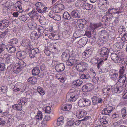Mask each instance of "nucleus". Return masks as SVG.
Listing matches in <instances>:
<instances>
[{
  "label": "nucleus",
  "mask_w": 127,
  "mask_h": 127,
  "mask_svg": "<svg viewBox=\"0 0 127 127\" xmlns=\"http://www.w3.org/2000/svg\"><path fill=\"white\" fill-rule=\"evenodd\" d=\"M26 53V52L23 51H19L16 53L17 59L16 64L13 67V71L15 73H18L26 66V64L22 60L25 57Z\"/></svg>",
  "instance_id": "1"
},
{
  "label": "nucleus",
  "mask_w": 127,
  "mask_h": 127,
  "mask_svg": "<svg viewBox=\"0 0 127 127\" xmlns=\"http://www.w3.org/2000/svg\"><path fill=\"white\" fill-rule=\"evenodd\" d=\"M125 67L122 66L120 68L119 71V82L122 84L126 80V75L125 73Z\"/></svg>",
  "instance_id": "2"
},
{
  "label": "nucleus",
  "mask_w": 127,
  "mask_h": 127,
  "mask_svg": "<svg viewBox=\"0 0 127 127\" xmlns=\"http://www.w3.org/2000/svg\"><path fill=\"white\" fill-rule=\"evenodd\" d=\"M25 90L23 84L20 82H18L16 84L13 89L14 92L18 93L19 94L23 92Z\"/></svg>",
  "instance_id": "3"
},
{
  "label": "nucleus",
  "mask_w": 127,
  "mask_h": 127,
  "mask_svg": "<svg viewBox=\"0 0 127 127\" xmlns=\"http://www.w3.org/2000/svg\"><path fill=\"white\" fill-rule=\"evenodd\" d=\"M103 58H100L99 59L97 57H95L93 58L91 61V62L93 64H95L97 63V67L98 69H101V67L104 64Z\"/></svg>",
  "instance_id": "4"
},
{
  "label": "nucleus",
  "mask_w": 127,
  "mask_h": 127,
  "mask_svg": "<svg viewBox=\"0 0 127 127\" xmlns=\"http://www.w3.org/2000/svg\"><path fill=\"white\" fill-rule=\"evenodd\" d=\"M71 90H70L67 94L66 96L69 97L68 100L71 102H74L78 98V95L76 94V91H74L72 92Z\"/></svg>",
  "instance_id": "5"
},
{
  "label": "nucleus",
  "mask_w": 127,
  "mask_h": 127,
  "mask_svg": "<svg viewBox=\"0 0 127 127\" xmlns=\"http://www.w3.org/2000/svg\"><path fill=\"white\" fill-rule=\"evenodd\" d=\"M41 2H38L35 4L36 9L39 13H42L45 12L47 9L46 7H44L42 5Z\"/></svg>",
  "instance_id": "6"
},
{
  "label": "nucleus",
  "mask_w": 127,
  "mask_h": 127,
  "mask_svg": "<svg viewBox=\"0 0 127 127\" xmlns=\"http://www.w3.org/2000/svg\"><path fill=\"white\" fill-rule=\"evenodd\" d=\"M88 64L86 63L83 62L78 63L76 66L78 71L83 72L86 71L88 68Z\"/></svg>",
  "instance_id": "7"
},
{
  "label": "nucleus",
  "mask_w": 127,
  "mask_h": 127,
  "mask_svg": "<svg viewBox=\"0 0 127 127\" xmlns=\"http://www.w3.org/2000/svg\"><path fill=\"white\" fill-rule=\"evenodd\" d=\"M109 52L110 50L109 49L104 47L101 48L100 55L101 56L104 57L101 58L104 59V60H103L104 62L105 60H107Z\"/></svg>",
  "instance_id": "8"
},
{
  "label": "nucleus",
  "mask_w": 127,
  "mask_h": 127,
  "mask_svg": "<svg viewBox=\"0 0 127 127\" xmlns=\"http://www.w3.org/2000/svg\"><path fill=\"white\" fill-rule=\"evenodd\" d=\"M21 45L23 46L26 47L28 49H31L32 47V45L30 40L24 38L21 42Z\"/></svg>",
  "instance_id": "9"
},
{
  "label": "nucleus",
  "mask_w": 127,
  "mask_h": 127,
  "mask_svg": "<svg viewBox=\"0 0 127 127\" xmlns=\"http://www.w3.org/2000/svg\"><path fill=\"white\" fill-rule=\"evenodd\" d=\"M123 10L122 8H117L116 9L111 8L109 9L107 12H106L107 14H119L123 12Z\"/></svg>",
  "instance_id": "10"
},
{
  "label": "nucleus",
  "mask_w": 127,
  "mask_h": 127,
  "mask_svg": "<svg viewBox=\"0 0 127 127\" xmlns=\"http://www.w3.org/2000/svg\"><path fill=\"white\" fill-rule=\"evenodd\" d=\"M93 88L92 84L88 83L84 85L82 88L83 91L84 92H88L91 91Z\"/></svg>",
  "instance_id": "11"
},
{
  "label": "nucleus",
  "mask_w": 127,
  "mask_h": 127,
  "mask_svg": "<svg viewBox=\"0 0 127 127\" xmlns=\"http://www.w3.org/2000/svg\"><path fill=\"white\" fill-rule=\"evenodd\" d=\"M52 4H53L52 8L53 11L51 12L50 16V17L53 18L54 20H55V13H56V0H52Z\"/></svg>",
  "instance_id": "12"
},
{
  "label": "nucleus",
  "mask_w": 127,
  "mask_h": 127,
  "mask_svg": "<svg viewBox=\"0 0 127 127\" xmlns=\"http://www.w3.org/2000/svg\"><path fill=\"white\" fill-rule=\"evenodd\" d=\"M86 114V111L84 110H78L77 111L76 116L77 118L80 119L84 117Z\"/></svg>",
  "instance_id": "13"
},
{
  "label": "nucleus",
  "mask_w": 127,
  "mask_h": 127,
  "mask_svg": "<svg viewBox=\"0 0 127 127\" xmlns=\"http://www.w3.org/2000/svg\"><path fill=\"white\" fill-rule=\"evenodd\" d=\"M29 28L32 29L33 30L36 28L37 24L34 21V19H30L28 23Z\"/></svg>",
  "instance_id": "14"
},
{
  "label": "nucleus",
  "mask_w": 127,
  "mask_h": 127,
  "mask_svg": "<svg viewBox=\"0 0 127 127\" xmlns=\"http://www.w3.org/2000/svg\"><path fill=\"white\" fill-rule=\"evenodd\" d=\"M111 58L115 63L119 64L120 63L119 57L115 53H112L111 54Z\"/></svg>",
  "instance_id": "15"
},
{
  "label": "nucleus",
  "mask_w": 127,
  "mask_h": 127,
  "mask_svg": "<svg viewBox=\"0 0 127 127\" xmlns=\"http://www.w3.org/2000/svg\"><path fill=\"white\" fill-rule=\"evenodd\" d=\"M70 55L69 53V51L66 50L63 52L62 55L63 61H66L69 59Z\"/></svg>",
  "instance_id": "16"
},
{
  "label": "nucleus",
  "mask_w": 127,
  "mask_h": 127,
  "mask_svg": "<svg viewBox=\"0 0 127 127\" xmlns=\"http://www.w3.org/2000/svg\"><path fill=\"white\" fill-rule=\"evenodd\" d=\"M28 15L30 18H32L31 19H34L35 17H37L38 15L37 11L35 9H33L32 11L29 12Z\"/></svg>",
  "instance_id": "17"
},
{
  "label": "nucleus",
  "mask_w": 127,
  "mask_h": 127,
  "mask_svg": "<svg viewBox=\"0 0 127 127\" xmlns=\"http://www.w3.org/2000/svg\"><path fill=\"white\" fill-rule=\"evenodd\" d=\"M64 68V66L63 64L60 63L56 62V71L57 72L63 71Z\"/></svg>",
  "instance_id": "18"
},
{
  "label": "nucleus",
  "mask_w": 127,
  "mask_h": 127,
  "mask_svg": "<svg viewBox=\"0 0 127 127\" xmlns=\"http://www.w3.org/2000/svg\"><path fill=\"white\" fill-rule=\"evenodd\" d=\"M113 107L111 106L106 108L102 110L101 113L102 114L109 115L113 110Z\"/></svg>",
  "instance_id": "19"
},
{
  "label": "nucleus",
  "mask_w": 127,
  "mask_h": 127,
  "mask_svg": "<svg viewBox=\"0 0 127 127\" xmlns=\"http://www.w3.org/2000/svg\"><path fill=\"white\" fill-rule=\"evenodd\" d=\"M21 2L20 1H17L14 4V6L16 9L20 13H22L23 11L22 6L21 5Z\"/></svg>",
  "instance_id": "20"
},
{
  "label": "nucleus",
  "mask_w": 127,
  "mask_h": 127,
  "mask_svg": "<svg viewBox=\"0 0 127 127\" xmlns=\"http://www.w3.org/2000/svg\"><path fill=\"white\" fill-rule=\"evenodd\" d=\"M79 62L75 59H70L66 62V64L72 66L76 65L77 64H78Z\"/></svg>",
  "instance_id": "21"
},
{
  "label": "nucleus",
  "mask_w": 127,
  "mask_h": 127,
  "mask_svg": "<svg viewBox=\"0 0 127 127\" xmlns=\"http://www.w3.org/2000/svg\"><path fill=\"white\" fill-rule=\"evenodd\" d=\"M31 52V57L32 58L34 57V56L36 54L39 53V49L37 48H33L32 46V47L31 49H29Z\"/></svg>",
  "instance_id": "22"
},
{
  "label": "nucleus",
  "mask_w": 127,
  "mask_h": 127,
  "mask_svg": "<svg viewBox=\"0 0 127 127\" xmlns=\"http://www.w3.org/2000/svg\"><path fill=\"white\" fill-rule=\"evenodd\" d=\"M109 75L110 78L112 79L116 80L118 76V73L114 70H112L110 71Z\"/></svg>",
  "instance_id": "23"
},
{
  "label": "nucleus",
  "mask_w": 127,
  "mask_h": 127,
  "mask_svg": "<svg viewBox=\"0 0 127 127\" xmlns=\"http://www.w3.org/2000/svg\"><path fill=\"white\" fill-rule=\"evenodd\" d=\"M6 49L9 53H13L16 50L15 47L11 45H6Z\"/></svg>",
  "instance_id": "24"
},
{
  "label": "nucleus",
  "mask_w": 127,
  "mask_h": 127,
  "mask_svg": "<svg viewBox=\"0 0 127 127\" xmlns=\"http://www.w3.org/2000/svg\"><path fill=\"white\" fill-rule=\"evenodd\" d=\"M87 0H78L76 2L75 5L77 7H81L84 6Z\"/></svg>",
  "instance_id": "25"
},
{
  "label": "nucleus",
  "mask_w": 127,
  "mask_h": 127,
  "mask_svg": "<svg viewBox=\"0 0 127 127\" xmlns=\"http://www.w3.org/2000/svg\"><path fill=\"white\" fill-rule=\"evenodd\" d=\"M88 41V39L85 37L82 38L80 39L79 41V43L81 46L80 47L84 46L87 43Z\"/></svg>",
  "instance_id": "26"
},
{
  "label": "nucleus",
  "mask_w": 127,
  "mask_h": 127,
  "mask_svg": "<svg viewBox=\"0 0 127 127\" xmlns=\"http://www.w3.org/2000/svg\"><path fill=\"white\" fill-rule=\"evenodd\" d=\"M112 89V87L111 85H108L106 88H104L102 89L103 93L104 95H107L108 92Z\"/></svg>",
  "instance_id": "27"
},
{
  "label": "nucleus",
  "mask_w": 127,
  "mask_h": 127,
  "mask_svg": "<svg viewBox=\"0 0 127 127\" xmlns=\"http://www.w3.org/2000/svg\"><path fill=\"white\" fill-rule=\"evenodd\" d=\"M31 38L33 40H35L38 39L39 37L37 32L36 31H33L31 33Z\"/></svg>",
  "instance_id": "28"
},
{
  "label": "nucleus",
  "mask_w": 127,
  "mask_h": 127,
  "mask_svg": "<svg viewBox=\"0 0 127 127\" xmlns=\"http://www.w3.org/2000/svg\"><path fill=\"white\" fill-rule=\"evenodd\" d=\"M3 57L6 59L7 61V62L8 63H9L10 62V60H11L13 57L11 55L8 53H6L4 55Z\"/></svg>",
  "instance_id": "29"
},
{
  "label": "nucleus",
  "mask_w": 127,
  "mask_h": 127,
  "mask_svg": "<svg viewBox=\"0 0 127 127\" xmlns=\"http://www.w3.org/2000/svg\"><path fill=\"white\" fill-rule=\"evenodd\" d=\"M12 107L14 109L18 111H21L22 109V106L19 103L13 105Z\"/></svg>",
  "instance_id": "30"
},
{
  "label": "nucleus",
  "mask_w": 127,
  "mask_h": 127,
  "mask_svg": "<svg viewBox=\"0 0 127 127\" xmlns=\"http://www.w3.org/2000/svg\"><path fill=\"white\" fill-rule=\"evenodd\" d=\"M125 81L126 80H125V81L122 84L119 82V80L118 82L117 83V84L118 85L119 91L120 92V93L124 90L123 86L125 83Z\"/></svg>",
  "instance_id": "31"
},
{
  "label": "nucleus",
  "mask_w": 127,
  "mask_h": 127,
  "mask_svg": "<svg viewBox=\"0 0 127 127\" xmlns=\"http://www.w3.org/2000/svg\"><path fill=\"white\" fill-rule=\"evenodd\" d=\"M72 105L71 104H67L63 105L62 107V109L64 111L69 110L71 108Z\"/></svg>",
  "instance_id": "32"
},
{
  "label": "nucleus",
  "mask_w": 127,
  "mask_h": 127,
  "mask_svg": "<svg viewBox=\"0 0 127 127\" xmlns=\"http://www.w3.org/2000/svg\"><path fill=\"white\" fill-rule=\"evenodd\" d=\"M37 30L38 31L39 34V37L42 35L44 33V28L41 26H39L37 28Z\"/></svg>",
  "instance_id": "33"
},
{
  "label": "nucleus",
  "mask_w": 127,
  "mask_h": 127,
  "mask_svg": "<svg viewBox=\"0 0 127 127\" xmlns=\"http://www.w3.org/2000/svg\"><path fill=\"white\" fill-rule=\"evenodd\" d=\"M28 81L31 84H35L37 82V79L34 76L30 77L28 79Z\"/></svg>",
  "instance_id": "34"
},
{
  "label": "nucleus",
  "mask_w": 127,
  "mask_h": 127,
  "mask_svg": "<svg viewBox=\"0 0 127 127\" xmlns=\"http://www.w3.org/2000/svg\"><path fill=\"white\" fill-rule=\"evenodd\" d=\"M102 113H101V114H99V117L100 118V122L101 124L103 125H106L108 123V121L106 120V119H105L103 118V117H101V115H102ZM103 114H102V115Z\"/></svg>",
  "instance_id": "35"
},
{
  "label": "nucleus",
  "mask_w": 127,
  "mask_h": 127,
  "mask_svg": "<svg viewBox=\"0 0 127 127\" xmlns=\"http://www.w3.org/2000/svg\"><path fill=\"white\" fill-rule=\"evenodd\" d=\"M40 72V70L39 68L35 67L32 70V74L33 75H38Z\"/></svg>",
  "instance_id": "36"
},
{
  "label": "nucleus",
  "mask_w": 127,
  "mask_h": 127,
  "mask_svg": "<svg viewBox=\"0 0 127 127\" xmlns=\"http://www.w3.org/2000/svg\"><path fill=\"white\" fill-rule=\"evenodd\" d=\"M93 7V5L91 4H89L88 3H85L83 6L84 8L87 10H90L92 9Z\"/></svg>",
  "instance_id": "37"
},
{
  "label": "nucleus",
  "mask_w": 127,
  "mask_h": 127,
  "mask_svg": "<svg viewBox=\"0 0 127 127\" xmlns=\"http://www.w3.org/2000/svg\"><path fill=\"white\" fill-rule=\"evenodd\" d=\"M66 79L64 77L61 76L59 77L58 76H56V81L57 82H60L61 83H64Z\"/></svg>",
  "instance_id": "38"
},
{
  "label": "nucleus",
  "mask_w": 127,
  "mask_h": 127,
  "mask_svg": "<svg viewBox=\"0 0 127 127\" xmlns=\"http://www.w3.org/2000/svg\"><path fill=\"white\" fill-rule=\"evenodd\" d=\"M63 18L66 20H69L71 18V16L67 12H65L63 14Z\"/></svg>",
  "instance_id": "39"
},
{
  "label": "nucleus",
  "mask_w": 127,
  "mask_h": 127,
  "mask_svg": "<svg viewBox=\"0 0 127 127\" xmlns=\"http://www.w3.org/2000/svg\"><path fill=\"white\" fill-rule=\"evenodd\" d=\"M82 81L80 80H77L74 81L73 82V85L77 86H80L82 83Z\"/></svg>",
  "instance_id": "40"
},
{
  "label": "nucleus",
  "mask_w": 127,
  "mask_h": 127,
  "mask_svg": "<svg viewBox=\"0 0 127 127\" xmlns=\"http://www.w3.org/2000/svg\"><path fill=\"white\" fill-rule=\"evenodd\" d=\"M78 12L77 10H74L71 13V16L72 18H79V16L78 15Z\"/></svg>",
  "instance_id": "41"
},
{
  "label": "nucleus",
  "mask_w": 127,
  "mask_h": 127,
  "mask_svg": "<svg viewBox=\"0 0 127 127\" xmlns=\"http://www.w3.org/2000/svg\"><path fill=\"white\" fill-rule=\"evenodd\" d=\"M39 20L41 25H45L46 22V19L44 16H41Z\"/></svg>",
  "instance_id": "42"
},
{
  "label": "nucleus",
  "mask_w": 127,
  "mask_h": 127,
  "mask_svg": "<svg viewBox=\"0 0 127 127\" xmlns=\"http://www.w3.org/2000/svg\"><path fill=\"white\" fill-rule=\"evenodd\" d=\"M37 91L41 95H43L45 94V92L41 87L39 86L37 88Z\"/></svg>",
  "instance_id": "43"
},
{
  "label": "nucleus",
  "mask_w": 127,
  "mask_h": 127,
  "mask_svg": "<svg viewBox=\"0 0 127 127\" xmlns=\"http://www.w3.org/2000/svg\"><path fill=\"white\" fill-rule=\"evenodd\" d=\"M37 120H41L42 119V112L40 111H38L37 115L35 116Z\"/></svg>",
  "instance_id": "44"
},
{
  "label": "nucleus",
  "mask_w": 127,
  "mask_h": 127,
  "mask_svg": "<svg viewBox=\"0 0 127 127\" xmlns=\"http://www.w3.org/2000/svg\"><path fill=\"white\" fill-rule=\"evenodd\" d=\"M27 101V100L26 98H23L19 100V103L22 106H23L25 104Z\"/></svg>",
  "instance_id": "45"
},
{
  "label": "nucleus",
  "mask_w": 127,
  "mask_h": 127,
  "mask_svg": "<svg viewBox=\"0 0 127 127\" xmlns=\"http://www.w3.org/2000/svg\"><path fill=\"white\" fill-rule=\"evenodd\" d=\"M116 46H117L119 50L122 48L124 45V44L123 42H119L116 43Z\"/></svg>",
  "instance_id": "46"
},
{
  "label": "nucleus",
  "mask_w": 127,
  "mask_h": 127,
  "mask_svg": "<svg viewBox=\"0 0 127 127\" xmlns=\"http://www.w3.org/2000/svg\"><path fill=\"white\" fill-rule=\"evenodd\" d=\"M64 5L62 4L59 3L58 5H56V9H58L59 11L56 12V13H58L60 12V11H62L63 9V7Z\"/></svg>",
  "instance_id": "47"
},
{
  "label": "nucleus",
  "mask_w": 127,
  "mask_h": 127,
  "mask_svg": "<svg viewBox=\"0 0 127 127\" xmlns=\"http://www.w3.org/2000/svg\"><path fill=\"white\" fill-rule=\"evenodd\" d=\"M3 28H5L9 26V22L8 20L5 19L2 20Z\"/></svg>",
  "instance_id": "48"
},
{
  "label": "nucleus",
  "mask_w": 127,
  "mask_h": 127,
  "mask_svg": "<svg viewBox=\"0 0 127 127\" xmlns=\"http://www.w3.org/2000/svg\"><path fill=\"white\" fill-rule=\"evenodd\" d=\"M85 99L82 98L80 99L78 102V105L81 107L84 106Z\"/></svg>",
  "instance_id": "49"
},
{
  "label": "nucleus",
  "mask_w": 127,
  "mask_h": 127,
  "mask_svg": "<svg viewBox=\"0 0 127 127\" xmlns=\"http://www.w3.org/2000/svg\"><path fill=\"white\" fill-rule=\"evenodd\" d=\"M18 19L23 22H25L27 19V18L26 15H20Z\"/></svg>",
  "instance_id": "50"
},
{
  "label": "nucleus",
  "mask_w": 127,
  "mask_h": 127,
  "mask_svg": "<svg viewBox=\"0 0 127 127\" xmlns=\"http://www.w3.org/2000/svg\"><path fill=\"white\" fill-rule=\"evenodd\" d=\"M74 122L73 120H70L68 121L65 127H71V126H72Z\"/></svg>",
  "instance_id": "51"
},
{
  "label": "nucleus",
  "mask_w": 127,
  "mask_h": 127,
  "mask_svg": "<svg viewBox=\"0 0 127 127\" xmlns=\"http://www.w3.org/2000/svg\"><path fill=\"white\" fill-rule=\"evenodd\" d=\"M2 116H5L7 117L9 119H10L11 117V115L10 114L8 111L4 112L2 113Z\"/></svg>",
  "instance_id": "52"
},
{
  "label": "nucleus",
  "mask_w": 127,
  "mask_h": 127,
  "mask_svg": "<svg viewBox=\"0 0 127 127\" xmlns=\"http://www.w3.org/2000/svg\"><path fill=\"white\" fill-rule=\"evenodd\" d=\"M24 116V113L21 112L18 113L16 115V118L18 119H20Z\"/></svg>",
  "instance_id": "53"
},
{
  "label": "nucleus",
  "mask_w": 127,
  "mask_h": 127,
  "mask_svg": "<svg viewBox=\"0 0 127 127\" xmlns=\"http://www.w3.org/2000/svg\"><path fill=\"white\" fill-rule=\"evenodd\" d=\"M101 25L102 24L100 23L94 24L92 29H94V30L95 29L100 27Z\"/></svg>",
  "instance_id": "54"
},
{
  "label": "nucleus",
  "mask_w": 127,
  "mask_h": 127,
  "mask_svg": "<svg viewBox=\"0 0 127 127\" xmlns=\"http://www.w3.org/2000/svg\"><path fill=\"white\" fill-rule=\"evenodd\" d=\"M80 78L82 79H87L89 78V74H83L80 76Z\"/></svg>",
  "instance_id": "55"
},
{
  "label": "nucleus",
  "mask_w": 127,
  "mask_h": 127,
  "mask_svg": "<svg viewBox=\"0 0 127 127\" xmlns=\"http://www.w3.org/2000/svg\"><path fill=\"white\" fill-rule=\"evenodd\" d=\"M18 42V39L15 38L12 39L10 40V42L12 44H16Z\"/></svg>",
  "instance_id": "56"
},
{
  "label": "nucleus",
  "mask_w": 127,
  "mask_h": 127,
  "mask_svg": "<svg viewBox=\"0 0 127 127\" xmlns=\"http://www.w3.org/2000/svg\"><path fill=\"white\" fill-rule=\"evenodd\" d=\"M108 2V1L106 0H100L99 1L98 5L99 6H101L104 4H106V3Z\"/></svg>",
  "instance_id": "57"
},
{
  "label": "nucleus",
  "mask_w": 127,
  "mask_h": 127,
  "mask_svg": "<svg viewBox=\"0 0 127 127\" xmlns=\"http://www.w3.org/2000/svg\"><path fill=\"white\" fill-rule=\"evenodd\" d=\"M101 72L103 73H106L109 71L108 68L106 67H102L101 68Z\"/></svg>",
  "instance_id": "58"
},
{
  "label": "nucleus",
  "mask_w": 127,
  "mask_h": 127,
  "mask_svg": "<svg viewBox=\"0 0 127 127\" xmlns=\"http://www.w3.org/2000/svg\"><path fill=\"white\" fill-rule=\"evenodd\" d=\"M84 106H86L90 105L91 102L88 99H85Z\"/></svg>",
  "instance_id": "59"
},
{
  "label": "nucleus",
  "mask_w": 127,
  "mask_h": 127,
  "mask_svg": "<svg viewBox=\"0 0 127 127\" xmlns=\"http://www.w3.org/2000/svg\"><path fill=\"white\" fill-rule=\"evenodd\" d=\"M108 2H107L106 3H105L101 5L100 6L102 8V9L104 10H106V9L108 8Z\"/></svg>",
  "instance_id": "60"
},
{
  "label": "nucleus",
  "mask_w": 127,
  "mask_h": 127,
  "mask_svg": "<svg viewBox=\"0 0 127 127\" xmlns=\"http://www.w3.org/2000/svg\"><path fill=\"white\" fill-rule=\"evenodd\" d=\"M119 116V114L118 113L116 112L113 114L111 118L112 119H115L118 118Z\"/></svg>",
  "instance_id": "61"
},
{
  "label": "nucleus",
  "mask_w": 127,
  "mask_h": 127,
  "mask_svg": "<svg viewBox=\"0 0 127 127\" xmlns=\"http://www.w3.org/2000/svg\"><path fill=\"white\" fill-rule=\"evenodd\" d=\"M51 108L49 106H47L45 109V113L49 114L51 112Z\"/></svg>",
  "instance_id": "62"
},
{
  "label": "nucleus",
  "mask_w": 127,
  "mask_h": 127,
  "mask_svg": "<svg viewBox=\"0 0 127 127\" xmlns=\"http://www.w3.org/2000/svg\"><path fill=\"white\" fill-rule=\"evenodd\" d=\"M121 113L122 115V116L123 117H125L126 115V109L125 108H122L121 110Z\"/></svg>",
  "instance_id": "63"
},
{
  "label": "nucleus",
  "mask_w": 127,
  "mask_h": 127,
  "mask_svg": "<svg viewBox=\"0 0 127 127\" xmlns=\"http://www.w3.org/2000/svg\"><path fill=\"white\" fill-rule=\"evenodd\" d=\"M103 36L101 38L102 39L101 40V42L105 43L108 38V35Z\"/></svg>",
  "instance_id": "64"
}]
</instances>
